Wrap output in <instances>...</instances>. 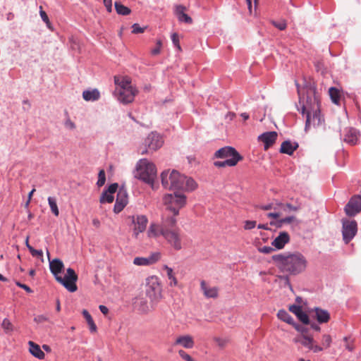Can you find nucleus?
I'll use <instances>...</instances> for the list:
<instances>
[{
  "label": "nucleus",
  "instance_id": "obj_1",
  "mask_svg": "<svg viewBox=\"0 0 361 361\" xmlns=\"http://www.w3.org/2000/svg\"><path fill=\"white\" fill-rule=\"evenodd\" d=\"M176 224V218L163 214L160 224L154 223L150 224L147 235L149 238L162 235L173 249L180 250L182 248V236L179 228L173 229Z\"/></svg>",
  "mask_w": 361,
  "mask_h": 361
},
{
  "label": "nucleus",
  "instance_id": "obj_2",
  "mask_svg": "<svg viewBox=\"0 0 361 361\" xmlns=\"http://www.w3.org/2000/svg\"><path fill=\"white\" fill-rule=\"evenodd\" d=\"M302 114H306L305 130L322 126L324 120L320 114V102L315 90L307 91L306 98L302 99Z\"/></svg>",
  "mask_w": 361,
  "mask_h": 361
},
{
  "label": "nucleus",
  "instance_id": "obj_3",
  "mask_svg": "<svg viewBox=\"0 0 361 361\" xmlns=\"http://www.w3.org/2000/svg\"><path fill=\"white\" fill-rule=\"evenodd\" d=\"M273 259L278 263V267L281 271L292 275L304 271L307 264L305 257L299 252L288 255H278L274 256Z\"/></svg>",
  "mask_w": 361,
  "mask_h": 361
},
{
  "label": "nucleus",
  "instance_id": "obj_4",
  "mask_svg": "<svg viewBox=\"0 0 361 361\" xmlns=\"http://www.w3.org/2000/svg\"><path fill=\"white\" fill-rule=\"evenodd\" d=\"M64 267L63 262L59 259H54L49 261V269L55 279L63 285L68 291L73 293L78 289L76 281L78 275L72 268L66 270V275L62 277L60 274Z\"/></svg>",
  "mask_w": 361,
  "mask_h": 361
},
{
  "label": "nucleus",
  "instance_id": "obj_5",
  "mask_svg": "<svg viewBox=\"0 0 361 361\" xmlns=\"http://www.w3.org/2000/svg\"><path fill=\"white\" fill-rule=\"evenodd\" d=\"M163 204L166 207V211L172 213V216L176 218L179 214V210L186 204V196L179 192H174L173 194H166L163 197ZM165 215L169 216L164 214Z\"/></svg>",
  "mask_w": 361,
  "mask_h": 361
},
{
  "label": "nucleus",
  "instance_id": "obj_6",
  "mask_svg": "<svg viewBox=\"0 0 361 361\" xmlns=\"http://www.w3.org/2000/svg\"><path fill=\"white\" fill-rule=\"evenodd\" d=\"M136 171V178L153 185L157 177V169L153 163L146 159H140L137 164Z\"/></svg>",
  "mask_w": 361,
  "mask_h": 361
},
{
  "label": "nucleus",
  "instance_id": "obj_7",
  "mask_svg": "<svg viewBox=\"0 0 361 361\" xmlns=\"http://www.w3.org/2000/svg\"><path fill=\"white\" fill-rule=\"evenodd\" d=\"M161 184L166 188L171 190H183L185 184V176L177 171H164L161 174Z\"/></svg>",
  "mask_w": 361,
  "mask_h": 361
},
{
  "label": "nucleus",
  "instance_id": "obj_8",
  "mask_svg": "<svg viewBox=\"0 0 361 361\" xmlns=\"http://www.w3.org/2000/svg\"><path fill=\"white\" fill-rule=\"evenodd\" d=\"M144 293L150 300L151 303H157L162 298V286L157 276H151L146 279Z\"/></svg>",
  "mask_w": 361,
  "mask_h": 361
},
{
  "label": "nucleus",
  "instance_id": "obj_9",
  "mask_svg": "<svg viewBox=\"0 0 361 361\" xmlns=\"http://www.w3.org/2000/svg\"><path fill=\"white\" fill-rule=\"evenodd\" d=\"M295 329L301 332V335L293 339L295 343H301L303 346L307 348L310 350H312L314 353H318L323 350L322 347L314 344L313 337L307 334L305 327L301 325H297L295 326Z\"/></svg>",
  "mask_w": 361,
  "mask_h": 361
},
{
  "label": "nucleus",
  "instance_id": "obj_10",
  "mask_svg": "<svg viewBox=\"0 0 361 361\" xmlns=\"http://www.w3.org/2000/svg\"><path fill=\"white\" fill-rule=\"evenodd\" d=\"M129 218L131 219V222L133 224V234L135 238H137L139 233L145 231L148 223V219L146 216L142 214L132 216Z\"/></svg>",
  "mask_w": 361,
  "mask_h": 361
},
{
  "label": "nucleus",
  "instance_id": "obj_11",
  "mask_svg": "<svg viewBox=\"0 0 361 361\" xmlns=\"http://www.w3.org/2000/svg\"><path fill=\"white\" fill-rule=\"evenodd\" d=\"M215 157L220 159H237L238 162L243 159V157L231 147H224L215 152Z\"/></svg>",
  "mask_w": 361,
  "mask_h": 361
},
{
  "label": "nucleus",
  "instance_id": "obj_12",
  "mask_svg": "<svg viewBox=\"0 0 361 361\" xmlns=\"http://www.w3.org/2000/svg\"><path fill=\"white\" fill-rule=\"evenodd\" d=\"M345 212L348 216H355L361 212V196L353 197L345 207Z\"/></svg>",
  "mask_w": 361,
  "mask_h": 361
},
{
  "label": "nucleus",
  "instance_id": "obj_13",
  "mask_svg": "<svg viewBox=\"0 0 361 361\" xmlns=\"http://www.w3.org/2000/svg\"><path fill=\"white\" fill-rule=\"evenodd\" d=\"M115 92L117 94V98L121 102L128 104L134 100L137 90L135 87H133L126 90H116Z\"/></svg>",
  "mask_w": 361,
  "mask_h": 361
},
{
  "label": "nucleus",
  "instance_id": "obj_14",
  "mask_svg": "<svg viewBox=\"0 0 361 361\" xmlns=\"http://www.w3.org/2000/svg\"><path fill=\"white\" fill-rule=\"evenodd\" d=\"M148 297L144 293H139L133 299L134 307L142 313H147L150 310V305L147 301Z\"/></svg>",
  "mask_w": 361,
  "mask_h": 361
},
{
  "label": "nucleus",
  "instance_id": "obj_15",
  "mask_svg": "<svg viewBox=\"0 0 361 361\" xmlns=\"http://www.w3.org/2000/svg\"><path fill=\"white\" fill-rule=\"evenodd\" d=\"M357 224L355 221L343 222V237L345 243H348L355 235Z\"/></svg>",
  "mask_w": 361,
  "mask_h": 361
},
{
  "label": "nucleus",
  "instance_id": "obj_16",
  "mask_svg": "<svg viewBox=\"0 0 361 361\" xmlns=\"http://www.w3.org/2000/svg\"><path fill=\"white\" fill-rule=\"evenodd\" d=\"M128 203V195L127 192L123 188H120L114 204V211L116 213H119L126 206Z\"/></svg>",
  "mask_w": 361,
  "mask_h": 361
},
{
  "label": "nucleus",
  "instance_id": "obj_17",
  "mask_svg": "<svg viewBox=\"0 0 361 361\" xmlns=\"http://www.w3.org/2000/svg\"><path fill=\"white\" fill-rule=\"evenodd\" d=\"M159 252H154L147 257H135L133 264L137 266H149L156 263L160 259Z\"/></svg>",
  "mask_w": 361,
  "mask_h": 361
},
{
  "label": "nucleus",
  "instance_id": "obj_18",
  "mask_svg": "<svg viewBox=\"0 0 361 361\" xmlns=\"http://www.w3.org/2000/svg\"><path fill=\"white\" fill-rule=\"evenodd\" d=\"M145 145L149 149L155 151L162 146L163 140L159 134L152 133L145 139Z\"/></svg>",
  "mask_w": 361,
  "mask_h": 361
},
{
  "label": "nucleus",
  "instance_id": "obj_19",
  "mask_svg": "<svg viewBox=\"0 0 361 361\" xmlns=\"http://www.w3.org/2000/svg\"><path fill=\"white\" fill-rule=\"evenodd\" d=\"M277 136L278 134L275 131L266 132L260 135L258 139L264 144V149L267 150L275 143Z\"/></svg>",
  "mask_w": 361,
  "mask_h": 361
},
{
  "label": "nucleus",
  "instance_id": "obj_20",
  "mask_svg": "<svg viewBox=\"0 0 361 361\" xmlns=\"http://www.w3.org/2000/svg\"><path fill=\"white\" fill-rule=\"evenodd\" d=\"M175 345H180L185 348L190 349L195 345V341L190 335H183L178 336L174 342Z\"/></svg>",
  "mask_w": 361,
  "mask_h": 361
},
{
  "label": "nucleus",
  "instance_id": "obj_21",
  "mask_svg": "<svg viewBox=\"0 0 361 361\" xmlns=\"http://www.w3.org/2000/svg\"><path fill=\"white\" fill-rule=\"evenodd\" d=\"M200 288L206 298H216L218 297L219 288L216 286L210 287L205 281L200 282Z\"/></svg>",
  "mask_w": 361,
  "mask_h": 361
},
{
  "label": "nucleus",
  "instance_id": "obj_22",
  "mask_svg": "<svg viewBox=\"0 0 361 361\" xmlns=\"http://www.w3.org/2000/svg\"><path fill=\"white\" fill-rule=\"evenodd\" d=\"M114 82L118 85L116 90H126L134 87L131 85V79L128 76H114Z\"/></svg>",
  "mask_w": 361,
  "mask_h": 361
},
{
  "label": "nucleus",
  "instance_id": "obj_23",
  "mask_svg": "<svg viewBox=\"0 0 361 361\" xmlns=\"http://www.w3.org/2000/svg\"><path fill=\"white\" fill-rule=\"evenodd\" d=\"M186 11V8L182 5H178L176 6L175 14L177 16L178 19L180 22H184L188 24H191L192 23V18L188 16L185 11Z\"/></svg>",
  "mask_w": 361,
  "mask_h": 361
},
{
  "label": "nucleus",
  "instance_id": "obj_24",
  "mask_svg": "<svg viewBox=\"0 0 361 361\" xmlns=\"http://www.w3.org/2000/svg\"><path fill=\"white\" fill-rule=\"evenodd\" d=\"M360 133L355 128H349L346 130L344 135V141L350 144L355 145L358 140Z\"/></svg>",
  "mask_w": 361,
  "mask_h": 361
},
{
  "label": "nucleus",
  "instance_id": "obj_25",
  "mask_svg": "<svg viewBox=\"0 0 361 361\" xmlns=\"http://www.w3.org/2000/svg\"><path fill=\"white\" fill-rule=\"evenodd\" d=\"M298 147V144L296 142H291L286 140L282 142L281 145L280 152L291 155Z\"/></svg>",
  "mask_w": 361,
  "mask_h": 361
},
{
  "label": "nucleus",
  "instance_id": "obj_26",
  "mask_svg": "<svg viewBox=\"0 0 361 361\" xmlns=\"http://www.w3.org/2000/svg\"><path fill=\"white\" fill-rule=\"evenodd\" d=\"M289 235L286 232L281 233L272 242V245L278 249H281L289 241Z\"/></svg>",
  "mask_w": 361,
  "mask_h": 361
},
{
  "label": "nucleus",
  "instance_id": "obj_27",
  "mask_svg": "<svg viewBox=\"0 0 361 361\" xmlns=\"http://www.w3.org/2000/svg\"><path fill=\"white\" fill-rule=\"evenodd\" d=\"M314 312L315 318L319 323H326L329 321L330 315L326 310L317 307L314 309Z\"/></svg>",
  "mask_w": 361,
  "mask_h": 361
},
{
  "label": "nucleus",
  "instance_id": "obj_28",
  "mask_svg": "<svg viewBox=\"0 0 361 361\" xmlns=\"http://www.w3.org/2000/svg\"><path fill=\"white\" fill-rule=\"evenodd\" d=\"M28 344L30 345V353L35 357L38 359H44V353L41 350L39 345L36 344L33 341H29Z\"/></svg>",
  "mask_w": 361,
  "mask_h": 361
},
{
  "label": "nucleus",
  "instance_id": "obj_29",
  "mask_svg": "<svg viewBox=\"0 0 361 361\" xmlns=\"http://www.w3.org/2000/svg\"><path fill=\"white\" fill-rule=\"evenodd\" d=\"M279 319L293 325L295 328L298 324H295L293 318L285 310H280L277 313Z\"/></svg>",
  "mask_w": 361,
  "mask_h": 361
},
{
  "label": "nucleus",
  "instance_id": "obj_30",
  "mask_svg": "<svg viewBox=\"0 0 361 361\" xmlns=\"http://www.w3.org/2000/svg\"><path fill=\"white\" fill-rule=\"evenodd\" d=\"M99 97L100 94L97 90H86L82 93V97L86 101H96Z\"/></svg>",
  "mask_w": 361,
  "mask_h": 361
},
{
  "label": "nucleus",
  "instance_id": "obj_31",
  "mask_svg": "<svg viewBox=\"0 0 361 361\" xmlns=\"http://www.w3.org/2000/svg\"><path fill=\"white\" fill-rule=\"evenodd\" d=\"M329 94L333 103L338 105L341 99V92L336 87H330L329 90Z\"/></svg>",
  "mask_w": 361,
  "mask_h": 361
},
{
  "label": "nucleus",
  "instance_id": "obj_32",
  "mask_svg": "<svg viewBox=\"0 0 361 361\" xmlns=\"http://www.w3.org/2000/svg\"><path fill=\"white\" fill-rule=\"evenodd\" d=\"M163 269L166 271L168 279L170 280V286H176L178 285V281L175 276L173 269L167 265H164Z\"/></svg>",
  "mask_w": 361,
  "mask_h": 361
},
{
  "label": "nucleus",
  "instance_id": "obj_33",
  "mask_svg": "<svg viewBox=\"0 0 361 361\" xmlns=\"http://www.w3.org/2000/svg\"><path fill=\"white\" fill-rule=\"evenodd\" d=\"M114 6L116 13L118 15L128 16L131 13V10L128 7L123 5L119 1H116L114 4Z\"/></svg>",
  "mask_w": 361,
  "mask_h": 361
},
{
  "label": "nucleus",
  "instance_id": "obj_34",
  "mask_svg": "<svg viewBox=\"0 0 361 361\" xmlns=\"http://www.w3.org/2000/svg\"><path fill=\"white\" fill-rule=\"evenodd\" d=\"M296 221L295 216H291L281 219L276 221H271L270 224L276 227H281L283 224H288Z\"/></svg>",
  "mask_w": 361,
  "mask_h": 361
},
{
  "label": "nucleus",
  "instance_id": "obj_35",
  "mask_svg": "<svg viewBox=\"0 0 361 361\" xmlns=\"http://www.w3.org/2000/svg\"><path fill=\"white\" fill-rule=\"evenodd\" d=\"M197 187V183L191 178H188L185 176V184L183 190L192 191Z\"/></svg>",
  "mask_w": 361,
  "mask_h": 361
},
{
  "label": "nucleus",
  "instance_id": "obj_36",
  "mask_svg": "<svg viewBox=\"0 0 361 361\" xmlns=\"http://www.w3.org/2000/svg\"><path fill=\"white\" fill-rule=\"evenodd\" d=\"M238 164V159H226L222 161H215L214 163V166L219 168L226 167V166H234Z\"/></svg>",
  "mask_w": 361,
  "mask_h": 361
},
{
  "label": "nucleus",
  "instance_id": "obj_37",
  "mask_svg": "<svg viewBox=\"0 0 361 361\" xmlns=\"http://www.w3.org/2000/svg\"><path fill=\"white\" fill-rule=\"evenodd\" d=\"M279 207L283 209L284 212H298L300 209V206L298 205H292L291 204L287 203L286 204L282 203L276 204Z\"/></svg>",
  "mask_w": 361,
  "mask_h": 361
},
{
  "label": "nucleus",
  "instance_id": "obj_38",
  "mask_svg": "<svg viewBox=\"0 0 361 361\" xmlns=\"http://www.w3.org/2000/svg\"><path fill=\"white\" fill-rule=\"evenodd\" d=\"M48 203L50 207L51 212L56 216H58L59 214V211L58 206H57L56 201L55 198H54L52 197H48Z\"/></svg>",
  "mask_w": 361,
  "mask_h": 361
},
{
  "label": "nucleus",
  "instance_id": "obj_39",
  "mask_svg": "<svg viewBox=\"0 0 361 361\" xmlns=\"http://www.w3.org/2000/svg\"><path fill=\"white\" fill-rule=\"evenodd\" d=\"M114 199V197L112 194L109 193L107 191H104L102 192V194L100 197L99 202L101 203H104V202L111 203V202H113Z\"/></svg>",
  "mask_w": 361,
  "mask_h": 361
},
{
  "label": "nucleus",
  "instance_id": "obj_40",
  "mask_svg": "<svg viewBox=\"0 0 361 361\" xmlns=\"http://www.w3.org/2000/svg\"><path fill=\"white\" fill-rule=\"evenodd\" d=\"M331 342L332 339L331 336L328 334H324L322 336V339L321 341L322 345L320 347H322L323 350L327 349L330 347Z\"/></svg>",
  "mask_w": 361,
  "mask_h": 361
},
{
  "label": "nucleus",
  "instance_id": "obj_41",
  "mask_svg": "<svg viewBox=\"0 0 361 361\" xmlns=\"http://www.w3.org/2000/svg\"><path fill=\"white\" fill-rule=\"evenodd\" d=\"M106 181V175L104 170L102 169L99 171L98 173V180L97 182V185L98 187H102L104 185Z\"/></svg>",
  "mask_w": 361,
  "mask_h": 361
},
{
  "label": "nucleus",
  "instance_id": "obj_42",
  "mask_svg": "<svg viewBox=\"0 0 361 361\" xmlns=\"http://www.w3.org/2000/svg\"><path fill=\"white\" fill-rule=\"evenodd\" d=\"M297 317L300 321H301L305 324H309V317L308 315L305 313L302 310L300 311L298 314H296Z\"/></svg>",
  "mask_w": 361,
  "mask_h": 361
},
{
  "label": "nucleus",
  "instance_id": "obj_43",
  "mask_svg": "<svg viewBox=\"0 0 361 361\" xmlns=\"http://www.w3.org/2000/svg\"><path fill=\"white\" fill-rule=\"evenodd\" d=\"M162 47V42L160 39L157 41L156 47L151 50V54L153 56L158 55L161 52V49Z\"/></svg>",
  "mask_w": 361,
  "mask_h": 361
},
{
  "label": "nucleus",
  "instance_id": "obj_44",
  "mask_svg": "<svg viewBox=\"0 0 361 361\" xmlns=\"http://www.w3.org/2000/svg\"><path fill=\"white\" fill-rule=\"evenodd\" d=\"M2 328L6 331H13V324L8 319H4L2 322Z\"/></svg>",
  "mask_w": 361,
  "mask_h": 361
},
{
  "label": "nucleus",
  "instance_id": "obj_45",
  "mask_svg": "<svg viewBox=\"0 0 361 361\" xmlns=\"http://www.w3.org/2000/svg\"><path fill=\"white\" fill-rule=\"evenodd\" d=\"M178 355L185 361H195L188 353L183 350L178 351Z\"/></svg>",
  "mask_w": 361,
  "mask_h": 361
},
{
  "label": "nucleus",
  "instance_id": "obj_46",
  "mask_svg": "<svg viewBox=\"0 0 361 361\" xmlns=\"http://www.w3.org/2000/svg\"><path fill=\"white\" fill-rule=\"evenodd\" d=\"M214 340L215 343H216V345L221 348H224V347H226V345L228 343V340L226 338H221L216 337V338H214Z\"/></svg>",
  "mask_w": 361,
  "mask_h": 361
},
{
  "label": "nucleus",
  "instance_id": "obj_47",
  "mask_svg": "<svg viewBox=\"0 0 361 361\" xmlns=\"http://www.w3.org/2000/svg\"><path fill=\"white\" fill-rule=\"evenodd\" d=\"M171 40L173 42V44L179 51H181V47L179 42V37L177 33H173L171 35Z\"/></svg>",
  "mask_w": 361,
  "mask_h": 361
},
{
  "label": "nucleus",
  "instance_id": "obj_48",
  "mask_svg": "<svg viewBox=\"0 0 361 361\" xmlns=\"http://www.w3.org/2000/svg\"><path fill=\"white\" fill-rule=\"evenodd\" d=\"M28 250H30L31 255L33 257H43V252L42 250H35L32 246H28Z\"/></svg>",
  "mask_w": 361,
  "mask_h": 361
},
{
  "label": "nucleus",
  "instance_id": "obj_49",
  "mask_svg": "<svg viewBox=\"0 0 361 361\" xmlns=\"http://www.w3.org/2000/svg\"><path fill=\"white\" fill-rule=\"evenodd\" d=\"M133 30L132 32L133 34H139L144 32L146 27H141L139 24L135 23L132 26Z\"/></svg>",
  "mask_w": 361,
  "mask_h": 361
},
{
  "label": "nucleus",
  "instance_id": "obj_50",
  "mask_svg": "<svg viewBox=\"0 0 361 361\" xmlns=\"http://www.w3.org/2000/svg\"><path fill=\"white\" fill-rule=\"evenodd\" d=\"M257 222L256 221H245L244 223V228L245 230H251L256 226Z\"/></svg>",
  "mask_w": 361,
  "mask_h": 361
},
{
  "label": "nucleus",
  "instance_id": "obj_51",
  "mask_svg": "<svg viewBox=\"0 0 361 361\" xmlns=\"http://www.w3.org/2000/svg\"><path fill=\"white\" fill-rule=\"evenodd\" d=\"M39 8H40L39 14H40V16H41L42 20L44 23H46V24L48 26H49L50 22H49L48 16L47 15L46 12L42 10V6H40Z\"/></svg>",
  "mask_w": 361,
  "mask_h": 361
},
{
  "label": "nucleus",
  "instance_id": "obj_52",
  "mask_svg": "<svg viewBox=\"0 0 361 361\" xmlns=\"http://www.w3.org/2000/svg\"><path fill=\"white\" fill-rule=\"evenodd\" d=\"M48 320H49V318L43 314L37 315L34 317V321L38 324L47 322Z\"/></svg>",
  "mask_w": 361,
  "mask_h": 361
},
{
  "label": "nucleus",
  "instance_id": "obj_53",
  "mask_svg": "<svg viewBox=\"0 0 361 361\" xmlns=\"http://www.w3.org/2000/svg\"><path fill=\"white\" fill-rule=\"evenodd\" d=\"M64 126L66 128L69 129V130H74L75 128V124L74 122H73L69 118H68L65 123H64Z\"/></svg>",
  "mask_w": 361,
  "mask_h": 361
},
{
  "label": "nucleus",
  "instance_id": "obj_54",
  "mask_svg": "<svg viewBox=\"0 0 361 361\" xmlns=\"http://www.w3.org/2000/svg\"><path fill=\"white\" fill-rule=\"evenodd\" d=\"M289 310L296 315L302 310V307L300 305H292L289 306Z\"/></svg>",
  "mask_w": 361,
  "mask_h": 361
},
{
  "label": "nucleus",
  "instance_id": "obj_55",
  "mask_svg": "<svg viewBox=\"0 0 361 361\" xmlns=\"http://www.w3.org/2000/svg\"><path fill=\"white\" fill-rule=\"evenodd\" d=\"M82 314L83 317H85V319H86L87 324L90 322L93 321L92 316L90 315V314L88 312L87 310H83L82 312Z\"/></svg>",
  "mask_w": 361,
  "mask_h": 361
},
{
  "label": "nucleus",
  "instance_id": "obj_56",
  "mask_svg": "<svg viewBox=\"0 0 361 361\" xmlns=\"http://www.w3.org/2000/svg\"><path fill=\"white\" fill-rule=\"evenodd\" d=\"M273 25L280 30H283L286 28V23L284 21L279 23L273 22Z\"/></svg>",
  "mask_w": 361,
  "mask_h": 361
},
{
  "label": "nucleus",
  "instance_id": "obj_57",
  "mask_svg": "<svg viewBox=\"0 0 361 361\" xmlns=\"http://www.w3.org/2000/svg\"><path fill=\"white\" fill-rule=\"evenodd\" d=\"M118 184H117V183H113V184H111V185L109 186V188H108V189H107V190H106V191H107L109 193H111V194H112V195H113L114 193H115V192H116V190H117V189H118Z\"/></svg>",
  "mask_w": 361,
  "mask_h": 361
},
{
  "label": "nucleus",
  "instance_id": "obj_58",
  "mask_svg": "<svg viewBox=\"0 0 361 361\" xmlns=\"http://www.w3.org/2000/svg\"><path fill=\"white\" fill-rule=\"evenodd\" d=\"M16 284L18 287H20V288H23V289H24V290H25L26 292H27V293H32V290H31V288H30L29 286H27V285H25V284L21 283H20L19 281H16Z\"/></svg>",
  "mask_w": 361,
  "mask_h": 361
},
{
  "label": "nucleus",
  "instance_id": "obj_59",
  "mask_svg": "<svg viewBox=\"0 0 361 361\" xmlns=\"http://www.w3.org/2000/svg\"><path fill=\"white\" fill-rule=\"evenodd\" d=\"M104 4L108 12H111L112 11V1L111 0H103Z\"/></svg>",
  "mask_w": 361,
  "mask_h": 361
},
{
  "label": "nucleus",
  "instance_id": "obj_60",
  "mask_svg": "<svg viewBox=\"0 0 361 361\" xmlns=\"http://www.w3.org/2000/svg\"><path fill=\"white\" fill-rule=\"evenodd\" d=\"M259 208L262 210H269L272 209H276L277 207H275L273 203H271L266 205L259 206Z\"/></svg>",
  "mask_w": 361,
  "mask_h": 361
},
{
  "label": "nucleus",
  "instance_id": "obj_61",
  "mask_svg": "<svg viewBox=\"0 0 361 361\" xmlns=\"http://www.w3.org/2000/svg\"><path fill=\"white\" fill-rule=\"evenodd\" d=\"M90 330L92 333H95L97 331V327L94 320L88 324Z\"/></svg>",
  "mask_w": 361,
  "mask_h": 361
},
{
  "label": "nucleus",
  "instance_id": "obj_62",
  "mask_svg": "<svg viewBox=\"0 0 361 361\" xmlns=\"http://www.w3.org/2000/svg\"><path fill=\"white\" fill-rule=\"evenodd\" d=\"M281 216V214L279 212H270L267 214V216L269 218L277 219Z\"/></svg>",
  "mask_w": 361,
  "mask_h": 361
},
{
  "label": "nucleus",
  "instance_id": "obj_63",
  "mask_svg": "<svg viewBox=\"0 0 361 361\" xmlns=\"http://www.w3.org/2000/svg\"><path fill=\"white\" fill-rule=\"evenodd\" d=\"M92 225H93L95 228H99V227H100V226H101L100 221H99L97 218H94V219H92Z\"/></svg>",
  "mask_w": 361,
  "mask_h": 361
},
{
  "label": "nucleus",
  "instance_id": "obj_64",
  "mask_svg": "<svg viewBox=\"0 0 361 361\" xmlns=\"http://www.w3.org/2000/svg\"><path fill=\"white\" fill-rule=\"evenodd\" d=\"M99 309L105 315L107 314L109 312V309L104 305H99Z\"/></svg>",
  "mask_w": 361,
  "mask_h": 361
}]
</instances>
